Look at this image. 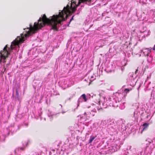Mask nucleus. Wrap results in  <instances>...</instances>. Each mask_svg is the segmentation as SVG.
Wrapping results in <instances>:
<instances>
[{"instance_id":"obj_1","label":"nucleus","mask_w":155,"mask_h":155,"mask_svg":"<svg viewBox=\"0 0 155 155\" xmlns=\"http://www.w3.org/2000/svg\"><path fill=\"white\" fill-rule=\"evenodd\" d=\"M91 0H79L77 4H76V2L71 1L70 5L68 4L61 12H59L58 15H53L51 19L47 18L45 14L43 15L42 17L40 18L38 23L35 22V33L46 24L51 25L53 29L56 30L57 25L65 21L68 16L74 13L76 10L77 8L81 3L91 2Z\"/></svg>"},{"instance_id":"obj_2","label":"nucleus","mask_w":155,"mask_h":155,"mask_svg":"<svg viewBox=\"0 0 155 155\" xmlns=\"http://www.w3.org/2000/svg\"><path fill=\"white\" fill-rule=\"evenodd\" d=\"M25 39H15L12 43L10 47H8V45H5L3 50L1 51L0 53V62L2 61V59L5 60L10 55V52L15 48L19 47L20 45L22 43Z\"/></svg>"},{"instance_id":"obj_3","label":"nucleus","mask_w":155,"mask_h":155,"mask_svg":"<svg viewBox=\"0 0 155 155\" xmlns=\"http://www.w3.org/2000/svg\"><path fill=\"white\" fill-rule=\"evenodd\" d=\"M106 143L107 145V146L106 145L104 148L108 149L107 150L108 153H112L116 151H117L120 148L119 146L118 145H114V146L109 147L108 143Z\"/></svg>"},{"instance_id":"obj_4","label":"nucleus","mask_w":155,"mask_h":155,"mask_svg":"<svg viewBox=\"0 0 155 155\" xmlns=\"http://www.w3.org/2000/svg\"><path fill=\"white\" fill-rule=\"evenodd\" d=\"M120 121H119L115 122L114 123L111 125L107 126L108 128L111 131L116 132L120 127Z\"/></svg>"},{"instance_id":"obj_5","label":"nucleus","mask_w":155,"mask_h":155,"mask_svg":"<svg viewBox=\"0 0 155 155\" xmlns=\"http://www.w3.org/2000/svg\"><path fill=\"white\" fill-rule=\"evenodd\" d=\"M110 103V106H112L115 107H118L120 104L119 101L117 100V98H114L112 100H111Z\"/></svg>"},{"instance_id":"obj_6","label":"nucleus","mask_w":155,"mask_h":155,"mask_svg":"<svg viewBox=\"0 0 155 155\" xmlns=\"http://www.w3.org/2000/svg\"><path fill=\"white\" fill-rule=\"evenodd\" d=\"M140 110H139L138 109H137V111L134 112V117L137 118L139 115H142L143 114V111L145 109L143 108H142L141 109H140Z\"/></svg>"},{"instance_id":"obj_7","label":"nucleus","mask_w":155,"mask_h":155,"mask_svg":"<svg viewBox=\"0 0 155 155\" xmlns=\"http://www.w3.org/2000/svg\"><path fill=\"white\" fill-rule=\"evenodd\" d=\"M97 102H98V103H99V104L100 105L101 108H105L107 107V104L106 102H102L99 99H98V101H97V102H96L97 104Z\"/></svg>"},{"instance_id":"obj_8","label":"nucleus","mask_w":155,"mask_h":155,"mask_svg":"<svg viewBox=\"0 0 155 155\" xmlns=\"http://www.w3.org/2000/svg\"><path fill=\"white\" fill-rule=\"evenodd\" d=\"M144 50V51L143 50H140V52L142 53V52H143L144 55L148 56L150 52V50H147V49H145Z\"/></svg>"},{"instance_id":"obj_9","label":"nucleus","mask_w":155,"mask_h":155,"mask_svg":"<svg viewBox=\"0 0 155 155\" xmlns=\"http://www.w3.org/2000/svg\"><path fill=\"white\" fill-rule=\"evenodd\" d=\"M149 126V124L147 123H145L143 124L142 125V127H141L142 129V131H143L145 130H146Z\"/></svg>"},{"instance_id":"obj_10","label":"nucleus","mask_w":155,"mask_h":155,"mask_svg":"<svg viewBox=\"0 0 155 155\" xmlns=\"http://www.w3.org/2000/svg\"><path fill=\"white\" fill-rule=\"evenodd\" d=\"M15 98L18 100L19 102L21 101L20 98L19 93L18 92V91L17 89H16V94H15Z\"/></svg>"},{"instance_id":"obj_11","label":"nucleus","mask_w":155,"mask_h":155,"mask_svg":"<svg viewBox=\"0 0 155 155\" xmlns=\"http://www.w3.org/2000/svg\"><path fill=\"white\" fill-rule=\"evenodd\" d=\"M81 97L82 99V100H83V101L86 102L87 101V99L85 94H83L81 95Z\"/></svg>"},{"instance_id":"obj_12","label":"nucleus","mask_w":155,"mask_h":155,"mask_svg":"<svg viewBox=\"0 0 155 155\" xmlns=\"http://www.w3.org/2000/svg\"><path fill=\"white\" fill-rule=\"evenodd\" d=\"M91 114V113L90 112H85L84 114L85 117L87 119H88V117H90V115Z\"/></svg>"},{"instance_id":"obj_13","label":"nucleus","mask_w":155,"mask_h":155,"mask_svg":"<svg viewBox=\"0 0 155 155\" xmlns=\"http://www.w3.org/2000/svg\"><path fill=\"white\" fill-rule=\"evenodd\" d=\"M96 136L95 137H93L92 136H91L90 137V139L89 140V143H91V142L93 141L96 138Z\"/></svg>"},{"instance_id":"obj_14","label":"nucleus","mask_w":155,"mask_h":155,"mask_svg":"<svg viewBox=\"0 0 155 155\" xmlns=\"http://www.w3.org/2000/svg\"><path fill=\"white\" fill-rule=\"evenodd\" d=\"M114 123L115 122H114V120H110L108 122V126H111L112 124H114Z\"/></svg>"},{"instance_id":"obj_15","label":"nucleus","mask_w":155,"mask_h":155,"mask_svg":"<svg viewBox=\"0 0 155 155\" xmlns=\"http://www.w3.org/2000/svg\"><path fill=\"white\" fill-rule=\"evenodd\" d=\"M83 100H82V99L81 98V97H80L78 99V107L79 106V103L80 102H82L83 101Z\"/></svg>"},{"instance_id":"obj_16","label":"nucleus","mask_w":155,"mask_h":155,"mask_svg":"<svg viewBox=\"0 0 155 155\" xmlns=\"http://www.w3.org/2000/svg\"><path fill=\"white\" fill-rule=\"evenodd\" d=\"M100 109L99 107L96 106L95 108H94V109H93V110H92V111L95 112H97L96 111L97 109L99 110H100Z\"/></svg>"},{"instance_id":"obj_17","label":"nucleus","mask_w":155,"mask_h":155,"mask_svg":"<svg viewBox=\"0 0 155 155\" xmlns=\"http://www.w3.org/2000/svg\"><path fill=\"white\" fill-rule=\"evenodd\" d=\"M114 48H110L109 50V52L110 53H113L114 51Z\"/></svg>"},{"instance_id":"obj_18","label":"nucleus","mask_w":155,"mask_h":155,"mask_svg":"<svg viewBox=\"0 0 155 155\" xmlns=\"http://www.w3.org/2000/svg\"><path fill=\"white\" fill-rule=\"evenodd\" d=\"M152 59L153 58L152 57H149L147 58V60L148 62H150L152 61Z\"/></svg>"},{"instance_id":"obj_19","label":"nucleus","mask_w":155,"mask_h":155,"mask_svg":"<svg viewBox=\"0 0 155 155\" xmlns=\"http://www.w3.org/2000/svg\"><path fill=\"white\" fill-rule=\"evenodd\" d=\"M94 78V77L93 76H91V77L90 78V81H93V80L94 79H92V78Z\"/></svg>"},{"instance_id":"obj_20","label":"nucleus","mask_w":155,"mask_h":155,"mask_svg":"<svg viewBox=\"0 0 155 155\" xmlns=\"http://www.w3.org/2000/svg\"><path fill=\"white\" fill-rule=\"evenodd\" d=\"M130 91V90L128 88L125 89L124 91L126 92H128Z\"/></svg>"},{"instance_id":"obj_21","label":"nucleus","mask_w":155,"mask_h":155,"mask_svg":"<svg viewBox=\"0 0 155 155\" xmlns=\"http://www.w3.org/2000/svg\"><path fill=\"white\" fill-rule=\"evenodd\" d=\"M74 15L71 18V19H70V21H69V24H70L71 22V21L73 20L74 19H73V18H74Z\"/></svg>"},{"instance_id":"obj_22","label":"nucleus","mask_w":155,"mask_h":155,"mask_svg":"<svg viewBox=\"0 0 155 155\" xmlns=\"http://www.w3.org/2000/svg\"><path fill=\"white\" fill-rule=\"evenodd\" d=\"M120 69L122 71H123L124 70V66H122L120 68Z\"/></svg>"},{"instance_id":"obj_23","label":"nucleus","mask_w":155,"mask_h":155,"mask_svg":"<svg viewBox=\"0 0 155 155\" xmlns=\"http://www.w3.org/2000/svg\"><path fill=\"white\" fill-rule=\"evenodd\" d=\"M94 95V97H96V95H94L92 93H91V94H90V96L91 97H93Z\"/></svg>"},{"instance_id":"obj_24","label":"nucleus","mask_w":155,"mask_h":155,"mask_svg":"<svg viewBox=\"0 0 155 155\" xmlns=\"http://www.w3.org/2000/svg\"><path fill=\"white\" fill-rule=\"evenodd\" d=\"M131 146H128L127 147V150H130L131 148Z\"/></svg>"},{"instance_id":"obj_25","label":"nucleus","mask_w":155,"mask_h":155,"mask_svg":"<svg viewBox=\"0 0 155 155\" xmlns=\"http://www.w3.org/2000/svg\"><path fill=\"white\" fill-rule=\"evenodd\" d=\"M135 74H137L138 73V70L137 69L135 72Z\"/></svg>"},{"instance_id":"obj_26","label":"nucleus","mask_w":155,"mask_h":155,"mask_svg":"<svg viewBox=\"0 0 155 155\" xmlns=\"http://www.w3.org/2000/svg\"><path fill=\"white\" fill-rule=\"evenodd\" d=\"M25 125L26 127H27L28 126V124L27 123H25Z\"/></svg>"},{"instance_id":"obj_27","label":"nucleus","mask_w":155,"mask_h":155,"mask_svg":"<svg viewBox=\"0 0 155 155\" xmlns=\"http://www.w3.org/2000/svg\"><path fill=\"white\" fill-rule=\"evenodd\" d=\"M107 123V121L106 120H104L103 122V124H106Z\"/></svg>"},{"instance_id":"obj_28","label":"nucleus","mask_w":155,"mask_h":155,"mask_svg":"<svg viewBox=\"0 0 155 155\" xmlns=\"http://www.w3.org/2000/svg\"><path fill=\"white\" fill-rule=\"evenodd\" d=\"M153 50H155V45H154V47L153 48Z\"/></svg>"},{"instance_id":"obj_29","label":"nucleus","mask_w":155,"mask_h":155,"mask_svg":"<svg viewBox=\"0 0 155 155\" xmlns=\"http://www.w3.org/2000/svg\"><path fill=\"white\" fill-rule=\"evenodd\" d=\"M102 41L101 40V39H100V40L99 41V42H101Z\"/></svg>"},{"instance_id":"obj_30","label":"nucleus","mask_w":155,"mask_h":155,"mask_svg":"<svg viewBox=\"0 0 155 155\" xmlns=\"http://www.w3.org/2000/svg\"><path fill=\"white\" fill-rule=\"evenodd\" d=\"M20 149H21V150H24L23 148H22V147L20 148Z\"/></svg>"},{"instance_id":"obj_31","label":"nucleus","mask_w":155,"mask_h":155,"mask_svg":"<svg viewBox=\"0 0 155 155\" xmlns=\"http://www.w3.org/2000/svg\"><path fill=\"white\" fill-rule=\"evenodd\" d=\"M73 97V96H72L71 97H70L69 98V100H70L71 98Z\"/></svg>"},{"instance_id":"obj_32","label":"nucleus","mask_w":155,"mask_h":155,"mask_svg":"<svg viewBox=\"0 0 155 155\" xmlns=\"http://www.w3.org/2000/svg\"><path fill=\"white\" fill-rule=\"evenodd\" d=\"M28 143L27 142V143H26V146L27 147V146H28Z\"/></svg>"},{"instance_id":"obj_33","label":"nucleus","mask_w":155,"mask_h":155,"mask_svg":"<svg viewBox=\"0 0 155 155\" xmlns=\"http://www.w3.org/2000/svg\"><path fill=\"white\" fill-rule=\"evenodd\" d=\"M104 45V43H103V44L102 45H101V46L102 47V46H103V45Z\"/></svg>"},{"instance_id":"obj_34","label":"nucleus","mask_w":155,"mask_h":155,"mask_svg":"<svg viewBox=\"0 0 155 155\" xmlns=\"http://www.w3.org/2000/svg\"><path fill=\"white\" fill-rule=\"evenodd\" d=\"M8 65H9V64H6V66H8Z\"/></svg>"},{"instance_id":"obj_35","label":"nucleus","mask_w":155,"mask_h":155,"mask_svg":"<svg viewBox=\"0 0 155 155\" xmlns=\"http://www.w3.org/2000/svg\"><path fill=\"white\" fill-rule=\"evenodd\" d=\"M5 70H6V68H5V70H4V71H5Z\"/></svg>"},{"instance_id":"obj_36","label":"nucleus","mask_w":155,"mask_h":155,"mask_svg":"<svg viewBox=\"0 0 155 155\" xmlns=\"http://www.w3.org/2000/svg\"><path fill=\"white\" fill-rule=\"evenodd\" d=\"M94 114H93V115H92L93 116H94Z\"/></svg>"},{"instance_id":"obj_37","label":"nucleus","mask_w":155,"mask_h":155,"mask_svg":"<svg viewBox=\"0 0 155 155\" xmlns=\"http://www.w3.org/2000/svg\"><path fill=\"white\" fill-rule=\"evenodd\" d=\"M5 61H4V62H5Z\"/></svg>"},{"instance_id":"obj_38","label":"nucleus","mask_w":155,"mask_h":155,"mask_svg":"<svg viewBox=\"0 0 155 155\" xmlns=\"http://www.w3.org/2000/svg\"><path fill=\"white\" fill-rule=\"evenodd\" d=\"M139 41H141V40H140V39H139Z\"/></svg>"},{"instance_id":"obj_39","label":"nucleus","mask_w":155,"mask_h":155,"mask_svg":"<svg viewBox=\"0 0 155 155\" xmlns=\"http://www.w3.org/2000/svg\"><path fill=\"white\" fill-rule=\"evenodd\" d=\"M10 155H12L11 154Z\"/></svg>"}]
</instances>
